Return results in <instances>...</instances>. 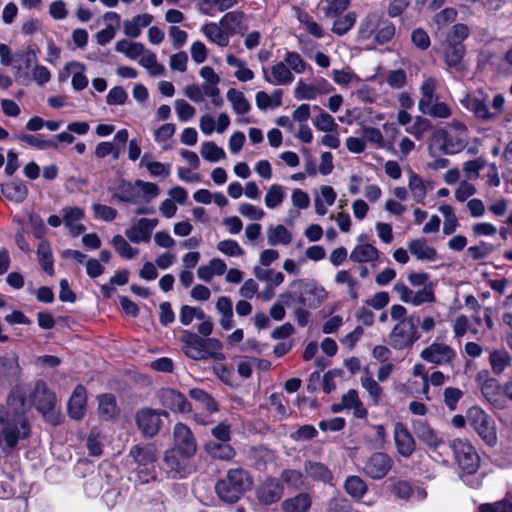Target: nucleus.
<instances>
[{
	"label": "nucleus",
	"instance_id": "1",
	"mask_svg": "<svg viewBox=\"0 0 512 512\" xmlns=\"http://www.w3.org/2000/svg\"><path fill=\"white\" fill-rule=\"evenodd\" d=\"M8 409L0 411V448L10 453L18 442L28 437L30 426L24 416L25 400L13 391L7 400Z\"/></svg>",
	"mask_w": 512,
	"mask_h": 512
},
{
	"label": "nucleus",
	"instance_id": "2",
	"mask_svg": "<svg viewBox=\"0 0 512 512\" xmlns=\"http://www.w3.org/2000/svg\"><path fill=\"white\" fill-rule=\"evenodd\" d=\"M460 104L481 122H493L504 109L505 99L503 95L497 94L492 100V107H489V95L483 89H476L467 92L460 100Z\"/></svg>",
	"mask_w": 512,
	"mask_h": 512
},
{
	"label": "nucleus",
	"instance_id": "3",
	"mask_svg": "<svg viewBox=\"0 0 512 512\" xmlns=\"http://www.w3.org/2000/svg\"><path fill=\"white\" fill-rule=\"evenodd\" d=\"M183 353L193 360H223V344L216 338H203L198 334L184 330L180 337Z\"/></svg>",
	"mask_w": 512,
	"mask_h": 512
},
{
	"label": "nucleus",
	"instance_id": "4",
	"mask_svg": "<svg viewBox=\"0 0 512 512\" xmlns=\"http://www.w3.org/2000/svg\"><path fill=\"white\" fill-rule=\"evenodd\" d=\"M253 479L243 468L229 469L226 476L216 483L217 495L226 502L234 503L252 488Z\"/></svg>",
	"mask_w": 512,
	"mask_h": 512
},
{
	"label": "nucleus",
	"instance_id": "5",
	"mask_svg": "<svg viewBox=\"0 0 512 512\" xmlns=\"http://www.w3.org/2000/svg\"><path fill=\"white\" fill-rule=\"evenodd\" d=\"M441 141V150L447 155L461 152L468 143L469 133L467 126L460 121L451 122L447 129L438 133Z\"/></svg>",
	"mask_w": 512,
	"mask_h": 512
},
{
	"label": "nucleus",
	"instance_id": "6",
	"mask_svg": "<svg viewBox=\"0 0 512 512\" xmlns=\"http://www.w3.org/2000/svg\"><path fill=\"white\" fill-rule=\"evenodd\" d=\"M467 422L470 427L489 446L497 443V431L495 421L479 406H472L466 412Z\"/></svg>",
	"mask_w": 512,
	"mask_h": 512
},
{
	"label": "nucleus",
	"instance_id": "7",
	"mask_svg": "<svg viewBox=\"0 0 512 512\" xmlns=\"http://www.w3.org/2000/svg\"><path fill=\"white\" fill-rule=\"evenodd\" d=\"M419 339L420 334L414 316L399 321L389 335L390 345L397 350L411 347Z\"/></svg>",
	"mask_w": 512,
	"mask_h": 512
},
{
	"label": "nucleus",
	"instance_id": "8",
	"mask_svg": "<svg viewBox=\"0 0 512 512\" xmlns=\"http://www.w3.org/2000/svg\"><path fill=\"white\" fill-rule=\"evenodd\" d=\"M56 403L55 393L49 390L44 382H37L34 389V404L43 417L53 425L60 422V414L55 409Z\"/></svg>",
	"mask_w": 512,
	"mask_h": 512
},
{
	"label": "nucleus",
	"instance_id": "9",
	"mask_svg": "<svg viewBox=\"0 0 512 512\" xmlns=\"http://www.w3.org/2000/svg\"><path fill=\"white\" fill-rule=\"evenodd\" d=\"M455 460L459 467L466 473L472 474L480 465V457L475 448L466 439H454L450 443Z\"/></svg>",
	"mask_w": 512,
	"mask_h": 512
},
{
	"label": "nucleus",
	"instance_id": "10",
	"mask_svg": "<svg viewBox=\"0 0 512 512\" xmlns=\"http://www.w3.org/2000/svg\"><path fill=\"white\" fill-rule=\"evenodd\" d=\"M293 295L298 299V303L303 306L317 307L327 297V292L323 287L304 280H295L291 283Z\"/></svg>",
	"mask_w": 512,
	"mask_h": 512
},
{
	"label": "nucleus",
	"instance_id": "11",
	"mask_svg": "<svg viewBox=\"0 0 512 512\" xmlns=\"http://www.w3.org/2000/svg\"><path fill=\"white\" fill-rule=\"evenodd\" d=\"M420 358L437 366H448L455 360L456 351L443 342H433L421 351Z\"/></svg>",
	"mask_w": 512,
	"mask_h": 512
},
{
	"label": "nucleus",
	"instance_id": "12",
	"mask_svg": "<svg viewBox=\"0 0 512 512\" xmlns=\"http://www.w3.org/2000/svg\"><path fill=\"white\" fill-rule=\"evenodd\" d=\"M168 417L165 411L158 412L151 408H143L136 414V422L138 428L146 436L152 437L156 435L162 425L161 416Z\"/></svg>",
	"mask_w": 512,
	"mask_h": 512
},
{
	"label": "nucleus",
	"instance_id": "13",
	"mask_svg": "<svg viewBox=\"0 0 512 512\" xmlns=\"http://www.w3.org/2000/svg\"><path fill=\"white\" fill-rule=\"evenodd\" d=\"M173 435L174 446L171 449L193 457L197 451V444L191 430L186 425L178 423L174 427Z\"/></svg>",
	"mask_w": 512,
	"mask_h": 512
},
{
	"label": "nucleus",
	"instance_id": "14",
	"mask_svg": "<svg viewBox=\"0 0 512 512\" xmlns=\"http://www.w3.org/2000/svg\"><path fill=\"white\" fill-rule=\"evenodd\" d=\"M191 458L192 456H186L182 453H178V451L169 449L164 456L168 473L171 474L173 478L185 477L192 471V466L190 465Z\"/></svg>",
	"mask_w": 512,
	"mask_h": 512
},
{
	"label": "nucleus",
	"instance_id": "15",
	"mask_svg": "<svg viewBox=\"0 0 512 512\" xmlns=\"http://www.w3.org/2000/svg\"><path fill=\"white\" fill-rule=\"evenodd\" d=\"M157 225V219L140 218L126 229L125 235L132 243H147Z\"/></svg>",
	"mask_w": 512,
	"mask_h": 512
},
{
	"label": "nucleus",
	"instance_id": "16",
	"mask_svg": "<svg viewBox=\"0 0 512 512\" xmlns=\"http://www.w3.org/2000/svg\"><path fill=\"white\" fill-rule=\"evenodd\" d=\"M393 461L389 455L382 452L374 453L365 463L364 472L373 479H382L392 467Z\"/></svg>",
	"mask_w": 512,
	"mask_h": 512
},
{
	"label": "nucleus",
	"instance_id": "17",
	"mask_svg": "<svg viewBox=\"0 0 512 512\" xmlns=\"http://www.w3.org/2000/svg\"><path fill=\"white\" fill-rule=\"evenodd\" d=\"M393 434L397 452L401 456L409 458L415 451L416 445L412 434L402 422H397L394 425Z\"/></svg>",
	"mask_w": 512,
	"mask_h": 512
},
{
	"label": "nucleus",
	"instance_id": "18",
	"mask_svg": "<svg viewBox=\"0 0 512 512\" xmlns=\"http://www.w3.org/2000/svg\"><path fill=\"white\" fill-rule=\"evenodd\" d=\"M263 78L269 84L286 86L293 82L294 75L284 62H277L270 69L262 68Z\"/></svg>",
	"mask_w": 512,
	"mask_h": 512
},
{
	"label": "nucleus",
	"instance_id": "19",
	"mask_svg": "<svg viewBox=\"0 0 512 512\" xmlns=\"http://www.w3.org/2000/svg\"><path fill=\"white\" fill-rule=\"evenodd\" d=\"M63 223L73 236L80 235L85 227L80 221L84 218L85 212L78 206H66L60 210Z\"/></svg>",
	"mask_w": 512,
	"mask_h": 512
},
{
	"label": "nucleus",
	"instance_id": "20",
	"mask_svg": "<svg viewBox=\"0 0 512 512\" xmlns=\"http://www.w3.org/2000/svg\"><path fill=\"white\" fill-rule=\"evenodd\" d=\"M412 427L417 438L431 450H436L444 441L437 432L423 420H415Z\"/></svg>",
	"mask_w": 512,
	"mask_h": 512
},
{
	"label": "nucleus",
	"instance_id": "21",
	"mask_svg": "<svg viewBox=\"0 0 512 512\" xmlns=\"http://www.w3.org/2000/svg\"><path fill=\"white\" fill-rule=\"evenodd\" d=\"M86 67L78 61L68 62L63 71L60 73V80H64L68 75L72 74L71 84L74 90L81 91L88 85V79L85 75Z\"/></svg>",
	"mask_w": 512,
	"mask_h": 512
},
{
	"label": "nucleus",
	"instance_id": "22",
	"mask_svg": "<svg viewBox=\"0 0 512 512\" xmlns=\"http://www.w3.org/2000/svg\"><path fill=\"white\" fill-rule=\"evenodd\" d=\"M87 405V391L83 385H77L68 401L69 416L80 420L85 416Z\"/></svg>",
	"mask_w": 512,
	"mask_h": 512
},
{
	"label": "nucleus",
	"instance_id": "23",
	"mask_svg": "<svg viewBox=\"0 0 512 512\" xmlns=\"http://www.w3.org/2000/svg\"><path fill=\"white\" fill-rule=\"evenodd\" d=\"M408 190L412 199L418 204H424L427 193L432 189L430 181L424 180L412 170L408 171Z\"/></svg>",
	"mask_w": 512,
	"mask_h": 512
},
{
	"label": "nucleus",
	"instance_id": "24",
	"mask_svg": "<svg viewBox=\"0 0 512 512\" xmlns=\"http://www.w3.org/2000/svg\"><path fill=\"white\" fill-rule=\"evenodd\" d=\"M161 403L174 412H188L191 407L183 394L174 389H163L160 394Z\"/></svg>",
	"mask_w": 512,
	"mask_h": 512
},
{
	"label": "nucleus",
	"instance_id": "25",
	"mask_svg": "<svg viewBox=\"0 0 512 512\" xmlns=\"http://www.w3.org/2000/svg\"><path fill=\"white\" fill-rule=\"evenodd\" d=\"M201 32L212 43L219 47H226L230 42V35L224 27L216 22H208L202 25Z\"/></svg>",
	"mask_w": 512,
	"mask_h": 512
},
{
	"label": "nucleus",
	"instance_id": "26",
	"mask_svg": "<svg viewBox=\"0 0 512 512\" xmlns=\"http://www.w3.org/2000/svg\"><path fill=\"white\" fill-rule=\"evenodd\" d=\"M18 356L14 353L0 356V379L9 383L14 382L20 375Z\"/></svg>",
	"mask_w": 512,
	"mask_h": 512
},
{
	"label": "nucleus",
	"instance_id": "27",
	"mask_svg": "<svg viewBox=\"0 0 512 512\" xmlns=\"http://www.w3.org/2000/svg\"><path fill=\"white\" fill-rule=\"evenodd\" d=\"M442 53L444 62L448 67H457L465 54V46L460 42H453L451 39H446L442 43Z\"/></svg>",
	"mask_w": 512,
	"mask_h": 512
},
{
	"label": "nucleus",
	"instance_id": "28",
	"mask_svg": "<svg viewBox=\"0 0 512 512\" xmlns=\"http://www.w3.org/2000/svg\"><path fill=\"white\" fill-rule=\"evenodd\" d=\"M383 16L380 12H371L361 21L358 30V36L362 40L374 39L377 30L381 26Z\"/></svg>",
	"mask_w": 512,
	"mask_h": 512
},
{
	"label": "nucleus",
	"instance_id": "29",
	"mask_svg": "<svg viewBox=\"0 0 512 512\" xmlns=\"http://www.w3.org/2000/svg\"><path fill=\"white\" fill-rule=\"evenodd\" d=\"M282 494V486L276 479L266 480L257 491L258 499L264 504L277 502L281 498Z\"/></svg>",
	"mask_w": 512,
	"mask_h": 512
},
{
	"label": "nucleus",
	"instance_id": "30",
	"mask_svg": "<svg viewBox=\"0 0 512 512\" xmlns=\"http://www.w3.org/2000/svg\"><path fill=\"white\" fill-rule=\"evenodd\" d=\"M441 80L434 76H423L420 85L421 98L418 101V108L429 105V101H433L436 97V91L440 87Z\"/></svg>",
	"mask_w": 512,
	"mask_h": 512
},
{
	"label": "nucleus",
	"instance_id": "31",
	"mask_svg": "<svg viewBox=\"0 0 512 512\" xmlns=\"http://www.w3.org/2000/svg\"><path fill=\"white\" fill-rule=\"evenodd\" d=\"M379 256V250L369 243L356 245L350 253V259L355 263H372L377 261Z\"/></svg>",
	"mask_w": 512,
	"mask_h": 512
},
{
	"label": "nucleus",
	"instance_id": "32",
	"mask_svg": "<svg viewBox=\"0 0 512 512\" xmlns=\"http://www.w3.org/2000/svg\"><path fill=\"white\" fill-rule=\"evenodd\" d=\"M153 21V16L147 13L137 15L123 23V32L130 38H137L141 35L142 29L148 27Z\"/></svg>",
	"mask_w": 512,
	"mask_h": 512
},
{
	"label": "nucleus",
	"instance_id": "33",
	"mask_svg": "<svg viewBox=\"0 0 512 512\" xmlns=\"http://www.w3.org/2000/svg\"><path fill=\"white\" fill-rule=\"evenodd\" d=\"M20 58L23 60L26 64V67L28 68L31 64V62L36 60V55L33 51L28 50L21 53H16L15 55L12 54V51L10 47L4 43L0 44V63L3 66H11L13 65L14 61Z\"/></svg>",
	"mask_w": 512,
	"mask_h": 512
},
{
	"label": "nucleus",
	"instance_id": "34",
	"mask_svg": "<svg viewBox=\"0 0 512 512\" xmlns=\"http://www.w3.org/2000/svg\"><path fill=\"white\" fill-rule=\"evenodd\" d=\"M227 266L220 258H213L207 265H201L197 269V276L200 280L209 282L215 275L221 276L226 272Z\"/></svg>",
	"mask_w": 512,
	"mask_h": 512
},
{
	"label": "nucleus",
	"instance_id": "35",
	"mask_svg": "<svg viewBox=\"0 0 512 512\" xmlns=\"http://www.w3.org/2000/svg\"><path fill=\"white\" fill-rule=\"evenodd\" d=\"M409 251L419 260L433 261L437 257L436 250L429 246L424 239H415L408 244Z\"/></svg>",
	"mask_w": 512,
	"mask_h": 512
},
{
	"label": "nucleus",
	"instance_id": "36",
	"mask_svg": "<svg viewBox=\"0 0 512 512\" xmlns=\"http://www.w3.org/2000/svg\"><path fill=\"white\" fill-rule=\"evenodd\" d=\"M115 50L124 54L131 60H139L142 54L145 53L146 48L140 42H132L126 39H122L116 42Z\"/></svg>",
	"mask_w": 512,
	"mask_h": 512
},
{
	"label": "nucleus",
	"instance_id": "37",
	"mask_svg": "<svg viewBox=\"0 0 512 512\" xmlns=\"http://www.w3.org/2000/svg\"><path fill=\"white\" fill-rule=\"evenodd\" d=\"M306 474L314 480L331 483L333 476L327 466L320 462L307 461L304 465Z\"/></svg>",
	"mask_w": 512,
	"mask_h": 512
},
{
	"label": "nucleus",
	"instance_id": "38",
	"mask_svg": "<svg viewBox=\"0 0 512 512\" xmlns=\"http://www.w3.org/2000/svg\"><path fill=\"white\" fill-rule=\"evenodd\" d=\"M267 240L271 246L288 245L292 241V234L284 225L269 226L267 229Z\"/></svg>",
	"mask_w": 512,
	"mask_h": 512
},
{
	"label": "nucleus",
	"instance_id": "39",
	"mask_svg": "<svg viewBox=\"0 0 512 512\" xmlns=\"http://www.w3.org/2000/svg\"><path fill=\"white\" fill-rule=\"evenodd\" d=\"M98 412L101 418L109 420L118 414L116 398L112 394L98 396Z\"/></svg>",
	"mask_w": 512,
	"mask_h": 512
},
{
	"label": "nucleus",
	"instance_id": "40",
	"mask_svg": "<svg viewBox=\"0 0 512 512\" xmlns=\"http://www.w3.org/2000/svg\"><path fill=\"white\" fill-rule=\"evenodd\" d=\"M227 99L231 103L232 109L237 115H245L251 109V105L243 92L237 89H229L227 91Z\"/></svg>",
	"mask_w": 512,
	"mask_h": 512
},
{
	"label": "nucleus",
	"instance_id": "41",
	"mask_svg": "<svg viewBox=\"0 0 512 512\" xmlns=\"http://www.w3.org/2000/svg\"><path fill=\"white\" fill-rule=\"evenodd\" d=\"M313 108L314 110L319 111V114L312 120L314 127L325 133L336 132L338 124L335 122L334 118L319 106H314Z\"/></svg>",
	"mask_w": 512,
	"mask_h": 512
},
{
	"label": "nucleus",
	"instance_id": "42",
	"mask_svg": "<svg viewBox=\"0 0 512 512\" xmlns=\"http://www.w3.org/2000/svg\"><path fill=\"white\" fill-rule=\"evenodd\" d=\"M2 194L9 200L20 203L28 195V188L21 182H9L2 186Z\"/></svg>",
	"mask_w": 512,
	"mask_h": 512
},
{
	"label": "nucleus",
	"instance_id": "43",
	"mask_svg": "<svg viewBox=\"0 0 512 512\" xmlns=\"http://www.w3.org/2000/svg\"><path fill=\"white\" fill-rule=\"evenodd\" d=\"M489 363L494 374L499 375L511 364L510 354L504 350H493L489 355Z\"/></svg>",
	"mask_w": 512,
	"mask_h": 512
},
{
	"label": "nucleus",
	"instance_id": "44",
	"mask_svg": "<svg viewBox=\"0 0 512 512\" xmlns=\"http://www.w3.org/2000/svg\"><path fill=\"white\" fill-rule=\"evenodd\" d=\"M138 62L151 76H161L165 73V67L157 61L156 54L148 49L145 50Z\"/></svg>",
	"mask_w": 512,
	"mask_h": 512
},
{
	"label": "nucleus",
	"instance_id": "45",
	"mask_svg": "<svg viewBox=\"0 0 512 512\" xmlns=\"http://www.w3.org/2000/svg\"><path fill=\"white\" fill-rule=\"evenodd\" d=\"M205 449L212 457L221 460H231L235 456V451L228 442L210 441L206 443Z\"/></svg>",
	"mask_w": 512,
	"mask_h": 512
},
{
	"label": "nucleus",
	"instance_id": "46",
	"mask_svg": "<svg viewBox=\"0 0 512 512\" xmlns=\"http://www.w3.org/2000/svg\"><path fill=\"white\" fill-rule=\"evenodd\" d=\"M286 198V190L282 185L272 184L264 197L265 206L268 209H277Z\"/></svg>",
	"mask_w": 512,
	"mask_h": 512
},
{
	"label": "nucleus",
	"instance_id": "47",
	"mask_svg": "<svg viewBox=\"0 0 512 512\" xmlns=\"http://www.w3.org/2000/svg\"><path fill=\"white\" fill-rule=\"evenodd\" d=\"M418 109L421 113L427 114L433 118L447 119L452 114L451 108L445 102L439 101L438 97L433 101H429L428 106Z\"/></svg>",
	"mask_w": 512,
	"mask_h": 512
},
{
	"label": "nucleus",
	"instance_id": "48",
	"mask_svg": "<svg viewBox=\"0 0 512 512\" xmlns=\"http://www.w3.org/2000/svg\"><path fill=\"white\" fill-rule=\"evenodd\" d=\"M237 4V0H200V12L213 15L214 12H223Z\"/></svg>",
	"mask_w": 512,
	"mask_h": 512
},
{
	"label": "nucleus",
	"instance_id": "49",
	"mask_svg": "<svg viewBox=\"0 0 512 512\" xmlns=\"http://www.w3.org/2000/svg\"><path fill=\"white\" fill-rule=\"evenodd\" d=\"M282 103V91L277 89L271 95L264 91H259L256 94V105L259 109L265 110L269 107L276 108Z\"/></svg>",
	"mask_w": 512,
	"mask_h": 512
},
{
	"label": "nucleus",
	"instance_id": "50",
	"mask_svg": "<svg viewBox=\"0 0 512 512\" xmlns=\"http://www.w3.org/2000/svg\"><path fill=\"white\" fill-rule=\"evenodd\" d=\"M140 164L144 166L151 176L166 178L170 175L171 165L168 163H161L158 161L148 160V155L145 154L140 161Z\"/></svg>",
	"mask_w": 512,
	"mask_h": 512
},
{
	"label": "nucleus",
	"instance_id": "51",
	"mask_svg": "<svg viewBox=\"0 0 512 512\" xmlns=\"http://www.w3.org/2000/svg\"><path fill=\"white\" fill-rule=\"evenodd\" d=\"M200 154L209 162H218L226 157L224 149L213 141L203 142L200 147Z\"/></svg>",
	"mask_w": 512,
	"mask_h": 512
},
{
	"label": "nucleus",
	"instance_id": "52",
	"mask_svg": "<svg viewBox=\"0 0 512 512\" xmlns=\"http://www.w3.org/2000/svg\"><path fill=\"white\" fill-rule=\"evenodd\" d=\"M130 455L141 465H148L157 459L156 449L153 446H133Z\"/></svg>",
	"mask_w": 512,
	"mask_h": 512
},
{
	"label": "nucleus",
	"instance_id": "53",
	"mask_svg": "<svg viewBox=\"0 0 512 512\" xmlns=\"http://www.w3.org/2000/svg\"><path fill=\"white\" fill-rule=\"evenodd\" d=\"M189 395L198 404L199 408L206 409L208 412L218 410L215 400L204 390L194 388L189 391Z\"/></svg>",
	"mask_w": 512,
	"mask_h": 512
},
{
	"label": "nucleus",
	"instance_id": "54",
	"mask_svg": "<svg viewBox=\"0 0 512 512\" xmlns=\"http://www.w3.org/2000/svg\"><path fill=\"white\" fill-rule=\"evenodd\" d=\"M111 244L122 258L129 260L139 254V250L132 247L122 235H115L111 240Z\"/></svg>",
	"mask_w": 512,
	"mask_h": 512
},
{
	"label": "nucleus",
	"instance_id": "55",
	"mask_svg": "<svg viewBox=\"0 0 512 512\" xmlns=\"http://www.w3.org/2000/svg\"><path fill=\"white\" fill-rule=\"evenodd\" d=\"M20 142L26 143L27 145L37 149L45 150L47 148L57 149V143L51 140H46L40 135L21 133L17 136Z\"/></svg>",
	"mask_w": 512,
	"mask_h": 512
},
{
	"label": "nucleus",
	"instance_id": "56",
	"mask_svg": "<svg viewBox=\"0 0 512 512\" xmlns=\"http://www.w3.org/2000/svg\"><path fill=\"white\" fill-rule=\"evenodd\" d=\"M310 506L311 499L307 494H298L283 502V508L286 512H305Z\"/></svg>",
	"mask_w": 512,
	"mask_h": 512
},
{
	"label": "nucleus",
	"instance_id": "57",
	"mask_svg": "<svg viewBox=\"0 0 512 512\" xmlns=\"http://www.w3.org/2000/svg\"><path fill=\"white\" fill-rule=\"evenodd\" d=\"M481 392L487 401L493 405H497L501 396V386L496 379L489 378L483 382Z\"/></svg>",
	"mask_w": 512,
	"mask_h": 512
},
{
	"label": "nucleus",
	"instance_id": "58",
	"mask_svg": "<svg viewBox=\"0 0 512 512\" xmlns=\"http://www.w3.org/2000/svg\"><path fill=\"white\" fill-rule=\"evenodd\" d=\"M254 274L258 280L268 282L272 287H277L284 281L283 273L276 272L272 269L255 267Z\"/></svg>",
	"mask_w": 512,
	"mask_h": 512
},
{
	"label": "nucleus",
	"instance_id": "59",
	"mask_svg": "<svg viewBox=\"0 0 512 512\" xmlns=\"http://www.w3.org/2000/svg\"><path fill=\"white\" fill-rule=\"evenodd\" d=\"M335 281L338 284H344L347 286V293L351 298L356 299L358 297V289L360 287L359 282L350 274L347 270H340L335 276Z\"/></svg>",
	"mask_w": 512,
	"mask_h": 512
},
{
	"label": "nucleus",
	"instance_id": "60",
	"mask_svg": "<svg viewBox=\"0 0 512 512\" xmlns=\"http://www.w3.org/2000/svg\"><path fill=\"white\" fill-rule=\"evenodd\" d=\"M356 18L355 12H348L338 17L333 23L332 31L339 36L346 34L354 26Z\"/></svg>",
	"mask_w": 512,
	"mask_h": 512
},
{
	"label": "nucleus",
	"instance_id": "61",
	"mask_svg": "<svg viewBox=\"0 0 512 512\" xmlns=\"http://www.w3.org/2000/svg\"><path fill=\"white\" fill-rule=\"evenodd\" d=\"M320 93L316 86L307 84L303 80H299L294 89V96L298 100H314Z\"/></svg>",
	"mask_w": 512,
	"mask_h": 512
},
{
	"label": "nucleus",
	"instance_id": "62",
	"mask_svg": "<svg viewBox=\"0 0 512 512\" xmlns=\"http://www.w3.org/2000/svg\"><path fill=\"white\" fill-rule=\"evenodd\" d=\"M361 385L368 392L369 396L371 397L375 404H377L381 400L383 395V389L373 379L370 373L367 372L366 375H364L361 378Z\"/></svg>",
	"mask_w": 512,
	"mask_h": 512
},
{
	"label": "nucleus",
	"instance_id": "63",
	"mask_svg": "<svg viewBox=\"0 0 512 512\" xmlns=\"http://www.w3.org/2000/svg\"><path fill=\"white\" fill-rule=\"evenodd\" d=\"M37 255L42 269L49 275H53L54 268L52 252L49 245L46 242H41L39 244L37 249Z\"/></svg>",
	"mask_w": 512,
	"mask_h": 512
},
{
	"label": "nucleus",
	"instance_id": "64",
	"mask_svg": "<svg viewBox=\"0 0 512 512\" xmlns=\"http://www.w3.org/2000/svg\"><path fill=\"white\" fill-rule=\"evenodd\" d=\"M244 14L240 11H231L226 13L221 19L220 24L228 31L229 35L235 33L236 29L241 25Z\"/></svg>",
	"mask_w": 512,
	"mask_h": 512
}]
</instances>
